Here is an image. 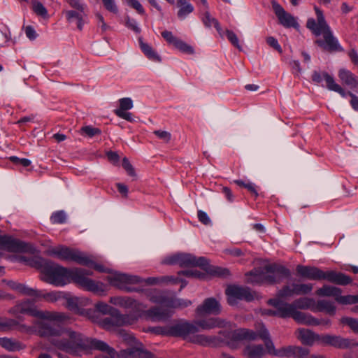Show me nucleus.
Here are the masks:
<instances>
[{
    "mask_svg": "<svg viewBox=\"0 0 358 358\" xmlns=\"http://www.w3.org/2000/svg\"><path fill=\"white\" fill-rule=\"evenodd\" d=\"M29 264L42 269L41 279L47 283L62 287L72 282L83 289L96 295L106 294L107 289L105 284L88 278L93 273L90 270L82 268H66L52 262H44L39 257L32 259Z\"/></svg>",
    "mask_w": 358,
    "mask_h": 358,
    "instance_id": "1",
    "label": "nucleus"
},
{
    "mask_svg": "<svg viewBox=\"0 0 358 358\" xmlns=\"http://www.w3.org/2000/svg\"><path fill=\"white\" fill-rule=\"evenodd\" d=\"M256 334L247 329H238L236 330H222L218 336H206L204 334H192L189 342L203 346H216L221 343L233 346L234 343L242 340L254 341L256 339Z\"/></svg>",
    "mask_w": 358,
    "mask_h": 358,
    "instance_id": "2",
    "label": "nucleus"
},
{
    "mask_svg": "<svg viewBox=\"0 0 358 358\" xmlns=\"http://www.w3.org/2000/svg\"><path fill=\"white\" fill-rule=\"evenodd\" d=\"M317 20L309 18L307 20L306 27L314 35L319 36L323 35L324 39H317L315 43L324 50L329 52H341L343 48L340 45L338 39L334 36L330 27L327 23L323 12L317 6L314 8Z\"/></svg>",
    "mask_w": 358,
    "mask_h": 358,
    "instance_id": "3",
    "label": "nucleus"
},
{
    "mask_svg": "<svg viewBox=\"0 0 358 358\" xmlns=\"http://www.w3.org/2000/svg\"><path fill=\"white\" fill-rule=\"evenodd\" d=\"M55 333L48 335L49 342L52 347L73 355H78L82 347L86 346L83 341V334L71 329H64L62 331L55 327Z\"/></svg>",
    "mask_w": 358,
    "mask_h": 358,
    "instance_id": "4",
    "label": "nucleus"
},
{
    "mask_svg": "<svg viewBox=\"0 0 358 358\" xmlns=\"http://www.w3.org/2000/svg\"><path fill=\"white\" fill-rule=\"evenodd\" d=\"M163 264L169 265H179L181 267L199 266L213 275L226 277L229 272L226 268L217 266L208 268V261L203 257H196L192 254L177 253L166 257Z\"/></svg>",
    "mask_w": 358,
    "mask_h": 358,
    "instance_id": "5",
    "label": "nucleus"
},
{
    "mask_svg": "<svg viewBox=\"0 0 358 358\" xmlns=\"http://www.w3.org/2000/svg\"><path fill=\"white\" fill-rule=\"evenodd\" d=\"M9 313L13 315L17 313L28 314L38 320H47V322H55L62 324L65 323L70 319L69 315L62 312L38 309L35 305V301L31 299H24L18 302L15 307L9 310Z\"/></svg>",
    "mask_w": 358,
    "mask_h": 358,
    "instance_id": "6",
    "label": "nucleus"
},
{
    "mask_svg": "<svg viewBox=\"0 0 358 358\" xmlns=\"http://www.w3.org/2000/svg\"><path fill=\"white\" fill-rule=\"evenodd\" d=\"M53 323L55 322H47V320H35L32 325L19 323L13 319L0 317V331H8L16 329L18 331L27 334H36L41 337L52 335L55 333Z\"/></svg>",
    "mask_w": 358,
    "mask_h": 358,
    "instance_id": "7",
    "label": "nucleus"
},
{
    "mask_svg": "<svg viewBox=\"0 0 358 358\" xmlns=\"http://www.w3.org/2000/svg\"><path fill=\"white\" fill-rule=\"evenodd\" d=\"M290 271L283 266L271 264L264 268H255L247 274V282L252 284L277 283L288 278Z\"/></svg>",
    "mask_w": 358,
    "mask_h": 358,
    "instance_id": "8",
    "label": "nucleus"
},
{
    "mask_svg": "<svg viewBox=\"0 0 358 358\" xmlns=\"http://www.w3.org/2000/svg\"><path fill=\"white\" fill-rule=\"evenodd\" d=\"M296 272L301 277L311 280H327L340 285H346L352 282V279L344 273L334 271H323L315 266L298 265Z\"/></svg>",
    "mask_w": 358,
    "mask_h": 358,
    "instance_id": "9",
    "label": "nucleus"
},
{
    "mask_svg": "<svg viewBox=\"0 0 358 358\" xmlns=\"http://www.w3.org/2000/svg\"><path fill=\"white\" fill-rule=\"evenodd\" d=\"M268 304L275 308L276 316L282 318L292 317L296 322L307 325H318L319 322L312 315L295 310L293 303H287L279 298L268 300Z\"/></svg>",
    "mask_w": 358,
    "mask_h": 358,
    "instance_id": "10",
    "label": "nucleus"
},
{
    "mask_svg": "<svg viewBox=\"0 0 358 358\" xmlns=\"http://www.w3.org/2000/svg\"><path fill=\"white\" fill-rule=\"evenodd\" d=\"M48 256L56 257L62 261L73 262L78 264H87L88 259L85 253L79 250L71 248L63 245L51 247L46 250Z\"/></svg>",
    "mask_w": 358,
    "mask_h": 358,
    "instance_id": "11",
    "label": "nucleus"
},
{
    "mask_svg": "<svg viewBox=\"0 0 358 358\" xmlns=\"http://www.w3.org/2000/svg\"><path fill=\"white\" fill-rule=\"evenodd\" d=\"M255 334L256 338L259 336L264 341L268 355L277 357H294L295 346L288 345L276 349L268 329L264 326L259 331L258 334Z\"/></svg>",
    "mask_w": 358,
    "mask_h": 358,
    "instance_id": "12",
    "label": "nucleus"
},
{
    "mask_svg": "<svg viewBox=\"0 0 358 358\" xmlns=\"http://www.w3.org/2000/svg\"><path fill=\"white\" fill-rule=\"evenodd\" d=\"M150 299L153 303L172 308L182 309L192 304L190 300L178 298L174 293L170 292H155L150 296Z\"/></svg>",
    "mask_w": 358,
    "mask_h": 358,
    "instance_id": "13",
    "label": "nucleus"
},
{
    "mask_svg": "<svg viewBox=\"0 0 358 358\" xmlns=\"http://www.w3.org/2000/svg\"><path fill=\"white\" fill-rule=\"evenodd\" d=\"M106 279L110 285L128 292L134 291L131 285L141 282V278L137 275H129L119 272L111 273Z\"/></svg>",
    "mask_w": 358,
    "mask_h": 358,
    "instance_id": "14",
    "label": "nucleus"
},
{
    "mask_svg": "<svg viewBox=\"0 0 358 358\" xmlns=\"http://www.w3.org/2000/svg\"><path fill=\"white\" fill-rule=\"evenodd\" d=\"M109 315L99 321V325L107 331H114L119 327L134 324L136 320L131 315L121 314L118 310L117 313H113Z\"/></svg>",
    "mask_w": 358,
    "mask_h": 358,
    "instance_id": "15",
    "label": "nucleus"
},
{
    "mask_svg": "<svg viewBox=\"0 0 358 358\" xmlns=\"http://www.w3.org/2000/svg\"><path fill=\"white\" fill-rule=\"evenodd\" d=\"M169 336L180 337L189 341L192 334L198 332V328L194 323L181 320L169 325Z\"/></svg>",
    "mask_w": 358,
    "mask_h": 358,
    "instance_id": "16",
    "label": "nucleus"
},
{
    "mask_svg": "<svg viewBox=\"0 0 358 358\" xmlns=\"http://www.w3.org/2000/svg\"><path fill=\"white\" fill-rule=\"evenodd\" d=\"M227 301L230 306H236L238 300L252 301L255 299V294L248 287L232 285L226 289Z\"/></svg>",
    "mask_w": 358,
    "mask_h": 358,
    "instance_id": "17",
    "label": "nucleus"
},
{
    "mask_svg": "<svg viewBox=\"0 0 358 358\" xmlns=\"http://www.w3.org/2000/svg\"><path fill=\"white\" fill-rule=\"evenodd\" d=\"M320 343L324 345H329L339 349H348L358 346V341L355 339L330 334L321 335Z\"/></svg>",
    "mask_w": 358,
    "mask_h": 358,
    "instance_id": "18",
    "label": "nucleus"
},
{
    "mask_svg": "<svg viewBox=\"0 0 358 358\" xmlns=\"http://www.w3.org/2000/svg\"><path fill=\"white\" fill-rule=\"evenodd\" d=\"M83 341L85 343L86 346L82 347V350H87V349H94L98 350L101 352H106L108 356L100 355L96 356V358H99L100 357H103L106 358H115L116 357V351L111 347H110L106 343L96 339V338H89L83 335Z\"/></svg>",
    "mask_w": 358,
    "mask_h": 358,
    "instance_id": "19",
    "label": "nucleus"
},
{
    "mask_svg": "<svg viewBox=\"0 0 358 358\" xmlns=\"http://www.w3.org/2000/svg\"><path fill=\"white\" fill-rule=\"evenodd\" d=\"M0 250L10 252H22L28 250L27 244L11 236L0 234Z\"/></svg>",
    "mask_w": 358,
    "mask_h": 358,
    "instance_id": "20",
    "label": "nucleus"
},
{
    "mask_svg": "<svg viewBox=\"0 0 358 358\" xmlns=\"http://www.w3.org/2000/svg\"><path fill=\"white\" fill-rule=\"evenodd\" d=\"M272 6L280 23L283 27L287 28L294 27L295 29L299 27L296 19L293 15L286 12L276 1H272Z\"/></svg>",
    "mask_w": 358,
    "mask_h": 358,
    "instance_id": "21",
    "label": "nucleus"
},
{
    "mask_svg": "<svg viewBox=\"0 0 358 358\" xmlns=\"http://www.w3.org/2000/svg\"><path fill=\"white\" fill-rule=\"evenodd\" d=\"M221 305L216 299L210 297L206 299L202 304L199 306L196 309L198 315L202 316L205 315H219L221 313Z\"/></svg>",
    "mask_w": 358,
    "mask_h": 358,
    "instance_id": "22",
    "label": "nucleus"
},
{
    "mask_svg": "<svg viewBox=\"0 0 358 358\" xmlns=\"http://www.w3.org/2000/svg\"><path fill=\"white\" fill-rule=\"evenodd\" d=\"M117 357L122 358H155L154 355L145 349L141 344L138 347L120 351Z\"/></svg>",
    "mask_w": 358,
    "mask_h": 358,
    "instance_id": "23",
    "label": "nucleus"
},
{
    "mask_svg": "<svg viewBox=\"0 0 358 358\" xmlns=\"http://www.w3.org/2000/svg\"><path fill=\"white\" fill-rule=\"evenodd\" d=\"M338 76L342 83L358 93V77L346 69H341Z\"/></svg>",
    "mask_w": 358,
    "mask_h": 358,
    "instance_id": "24",
    "label": "nucleus"
},
{
    "mask_svg": "<svg viewBox=\"0 0 358 358\" xmlns=\"http://www.w3.org/2000/svg\"><path fill=\"white\" fill-rule=\"evenodd\" d=\"M243 355L250 358H259L267 354L266 348L261 344H250L245 347Z\"/></svg>",
    "mask_w": 358,
    "mask_h": 358,
    "instance_id": "25",
    "label": "nucleus"
},
{
    "mask_svg": "<svg viewBox=\"0 0 358 358\" xmlns=\"http://www.w3.org/2000/svg\"><path fill=\"white\" fill-rule=\"evenodd\" d=\"M298 338L306 345H313L315 342H320L321 335L315 334L310 330L300 329L298 330Z\"/></svg>",
    "mask_w": 358,
    "mask_h": 358,
    "instance_id": "26",
    "label": "nucleus"
},
{
    "mask_svg": "<svg viewBox=\"0 0 358 358\" xmlns=\"http://www.w3.org/2000/svg\"><path fill=\"white\" fill-rule=\"evenodd\" d=\"M196 325L198 331L199 329L203 330H210L215 327H221L224 326V322L219 318H208L196 320L194 322Z\"/></svg>",
    "mask_w": 358,
    "mask_h": 358,
    "instance_id": "27",
    "label": "nucleus"
},
{
    "mask_svg": "<svg viewBox=\"0 0 358 358\" xmlns=\"http://www.w3.org/2000/svg\"><path fill=\"white\" fill-rule=\"evenodd\" d=\"M170 316V314L166 310L159 307L152 308L145 312V318L153 322L164 321Z\"/></svg>",
    "mask_w": 358,
    "mask_h": 358,
    "instance_id": "28",
    "label": "nucleus"
},
{
    "mask_svg": "<svg viewBox=\"0 0 358 358\" xmlns=\"http://www.w3.org/2000/svg\"><path fill=\"white\" fill-rule=\"evenodd\" d=\"M323 76L326 82V87L329 90L338 93L342 97H345L348 95V92H346L340 85L336 83L332 76L329 75L327 72H324Z\"/></svg>",
    "mask_w": 358,
    "mask_h": 358,
    "instance_id": "29",
    "label": "nucleus"
},
{
    "mask_svg": "<svg viewBox=\"0 0 358 358\" xmlns=\"http://www.w3.org/2000/svg\"><path fill=\"white\" fill-rule=\"evenodd\" d=\"M177 6L178 8L177 16L180 20L186 19L194 10L193 5L188 0H178Z\"/></svg>",
    "mask_w": 358,
    "mask_h": 358,
    "instance_id": "30",
    "label": "nucleus"
},
{
    "mask_svg": "<svg viewBox=\"0 0 358 358\" xmlns=\"http://www.w3.org/2000/svg\"><path fill=\"white\" fill-rule=\"evenodd\" d=\"M0 346L8 351H19L25 348L20 342L7 337H0Z\"/></svg>",
    "mask_w": 358,
    "mask_h": 358,
    "instance_id": "31",
    "label": "nucleus"
},
{
    "mask_svg": "<svg viewBox=\"0 0 358 358\" xmlns=\"http://www.w3.org/2000/svg\"><path fill=\"white\" fill-rule=\"evenodd\" d=\"M315 293L319 296L334 297L336 301L337 296L339 294L342 293V291L338 287L324 285L322 287L317 289Z\"/></svg>",
    "mask_w": 358,
    "mask_h": 358,
    "instance_id": "32",
    "label": "nucleus"
},
{
    "mask_svg": "<svg viewBox=\"0 0 358 358\" xmlns=\"http://www.w3.org/2000/svg\"><path fill=\"white\" fill-rule=\"evenodd\" d=\"M66 16L69 22H73L74 20H76L78 28L80 30H82L83 24L86 22V15L85 11L68 10L66 12Z\"/></svg>",
    "mask_w": 358,
    "mask_h": 358,
    "instance_id": "33",
    "label": "nucleus"
},
{
    "mask_svg": "<svg viewBox=\"0 0 358 358\" xmlns=\"http://www.w3.org/2000/svg\"><path fill=\"white\" fill-rule=\"evenodd\" d=\"M133 302L131 306L129 309H131L133 310V313L129 314H124V315H131L133 317H136L135 323L138 320L139 318H141L143 317H145V312L147 310L145 308L147 306L139 302L134 299H133Z\"/></svg>",
    "mask_w": 358,
    "mask_h": 358,
    "instance_id": "34",
    "label": "nucleus"
},
{
    "mask_svg": "<svg viewBox=\"0 0 358 358\" xmlns=\"http://www.w3.org/2000/svg\"><path fill=\"white\" fill-rule=\"evenodd\" d=\"M324 311L329 315H334L336 313V306L334 303L327 300H319L315 302L314 310Z\"/></svg>",
    "mask_w": 358,
    "mask_h": 358,
    "instance_id": "35",
    "label": "nucleus"
},
{
    "mask_svg": "<svg viewBox=\"0 0 358 358\" xmlns=\"http://www.w3.org/2000/svg\"><path fill=\"white\" fill-rule=\"evenodd\" d=\"M293 304L295 310L297 309H311L314 310L315 301L313 299L308 297H301L294 301Z\"/></svg>",
    "mask_w": 358,
    "mask_h": 358,
    "instance_id": "36",
    "label": "nucleus"
},
{
    "mask_svg": "<svg viewBox=\"0 0 358 358\" xmlns=\"http://www.w3.org/2000/svg\"><path fill=\"white\" fill-rule=\"evenodd\" d=\"M201 20L206 27H210L212 25H214L217 32L222 36V30L218 21L210 15L208 10H203V15L201 17Z\"/></svg>",
    "mask_w": 358,
    "mask_h": 358,
    "instance_id": "37",
    "label": "nucleus"
},
{
    "mask_svg": "<svg viewBox=\"0 0 358 358\" xmlns=\"http://www.w3.org/2000/svg\"><path fill=\"white\" fill-rule=\"evenodd\" d=\"M112 304L129 309L132 305L133 298L129 296H112L109 300Z\"/></svg>",
    "mask_w": 358,
    "mask_h": 358,
    "instance_id": "38",
    "label": "nucleus"
},
{
    "mask_svg": "<svg viewBox=\"0 0 358 358\" xmlns=\"http://www.w3.org/2000/svg\"><path fill=\"white\" fill-rule=\"evenodd\" d=\"M17 292L23 295L34 297L36 299H39L41 295V290L29 287V286L22 283H20Z\"/></svg>",
    "mask_w": 358,
    "mask_h": 358,
    "instance_id": "39",
    "label": "nucleus"
},
{
    "mask_svg": "<svg viewBox=\"0 0 358 358\" xmlns=\"http://www.w3.org/2000/svg\"><path fill=\"white\" fill-rule=\"evenodd\" d=\"M140 45L142 51L148 59L155 62H160V57L153 50L151 46L147 43H143L142 41H141Z\"/></svg>",
    "mask_w": 358,
    "mask_h": 358,
    "instance_id": "40",
    "label": "nucleus"
},
{
    "mask_svg": "<svg viewBox=\"0 0 358 358\" xmlns=\"http://www.w3.org/2000/svg\"><path fill=\"white\" fill-rule=\"evenodd\" d=\"M64 296V293L60 291H52L47 293H43L39 298H43L45 301L50 303H54L59 301Z\"/></svg>",
    "mask_w": 358,
    "mask_h": 358,
    "instance_id": "41",
    "label": "nucleus"
},
{
    "mask_svg": "<svg viewBox=\"0 0 358 358\" xmlns=\"http://www.w3.org/2000/svg\"><path fill=\"white\" fill-rule=\"evenodd\" d=\"M143 331L151 333L155 335L169 336V325L164 327H149L147 328H144Z\"/></svg>",
    "mask_w": 358,
    "mask_h": 358,
    "instance_id": "42",
    "label": "nucleus"
},
{
    "mask_svg": "<svg viewBox=\"0 0 358 358\" xmlns=\"http://www.w3.org/2000/svg\"><path fill=\"white\" fill-rule=\"evenodd\" d=\"M85 257H87V259H88L89 262L87 263V264H82L83 266L93 268L96 271L101 273H110V270L106 268L103 265L96 263L92 256L88 255L85 253Z\"/></svg>",
    "mask_w": 358,
    "mask_h": 358,
    "instance_id": "43",
    "label": "nucleus"
},
{
    "mask_svg": "<svg viewBox=\"0 0 358 358\" xmlns=\"http://www.w3.org/2000/svg\"><path fill=\"white\" fill-rule=\"evenodd\" d=\"M32 10L38 16L43 18H47L48 17L47 9L42 3L38 1H32Z\"/></svg>",
    "mask_w": 358,
    "mask_h": 358,
    "instance_id": "44",
    "label": "nucleus"
},
{
    "mask_svg": "<svg viewBox=\"0 0 358 358\" xmlns=\"http://www.w3.org/2000/svg\"><path fill=\"white\" fill-rule=\"evenodd\" d=\"M295 294L294 284L291 285H285L281 289H280L278 292V298L282 299H287L289 297H291Z\"/></svg>",
    "mask_w": 358,
    "mask_h": 358,
    "instance_id": "45",
    "label": "nucleus"
},
{
    "mask_svg": "<svg viewBox=\"0 0 358 358\" xmlns=\"http://www.w3.org/2000/svg\"><path fill=\"white\" fill-rule=\"evenodd\" d=\"M336 301L343 305L355 304L358 303V294L342 296L341 294H339Z\"/></svg>",
    "mask_w": 358,
    "mask_h": 358,
    "instance_id": "46",
    "label": "nucleus"
},
{
    "mask_svg": "<svg viewBox=\"0 0 358 358\" xmlns=\"http://www.w3.org/2000/svg\"><path fill=\"white\" fill-rule=\"evenodd\" d=\"M95 308L100 313L103 314H111L113 313H117V309L114 308L109 306L108 304L103 302V301H99L95 304Z\"/></svg>",
    "mask_w": 358,
    "mask_h": 358,
    "instance_id": "47",
    "label": "nucleus"
},
{
    "mask_svg": "<svg viewBox=\"0 0 358 358\" xmlns=\"http://www.w3.org/2000/svg\"><path fill=\"white\" fill-rule=\"evenodd\" d=\"M294 287L296 295L306 294L310 293L313 289L312 284H296L294 283Z\"/></svg>",
    "mask_w": 358,
    "mask_h": 358,
    "instance_id": "48",
    "label": "nucleus"
},
{
    "mask_svg": "<svg viewBox=\"0 0 358 358\" xmlns=\"http://www.w3.org/2000/svg\"><path fill=\"white\" fill-rule=\"evenodd\" d=\"M82 304V299L78 297H71L66 301L67 308L74 312H79V306Z\"/></svg>",
    "mask_w": 358,
    "mask_h": 358,
    "instance_id": "49",
    "label": "nucleus"
},
{
    "mask_svg": "<svg viewBox=\"0 0 358 358\" xmlns=\"http://www.w3.org/2000/svg\"><path fill=\"white\" fill-rule=\"evenodd\" d=\"M50 220L53 224H63L66 220V213L63 210L55 212L52 214Z\"/></svg>",
    "mask_w": 358,
    "mask_h": 358,
    "instance_id": "50",
    "label": "nucleus"
},
{
    "mask_svg": "<svg viewBox=\"0 0 358 358\" xmlns=\"http://www.w3.org/2000/svg\"><path fill=\"white\" fill-rule=\"evenodd\" d=\"M174 47L182 52L189 55H192L194 52V48L191 45H188L180 39L178 41Z\"/></svg>",
    "mask_w": 358,
    "mask_h": 358,
    "instance_id": "51",
    "label": "nucleus"
},
{
    "mask_svg": "<svg viewBox=\"0 0 358 358\" xmlns=\"http://www.w3.org/2000/svg\"><path fill=\"white\" fill-rule=\"evenodd\" d=\"M226 35H227V39L230 41V43L234 46H235L236 48H238L241 51L243 50L242 46L239 43V40H238L236 34L233 31L227 29Z\"/></svg>",
    "mask_w": 358,
    "mask_h": 358,
    "instance_id": "52",
    "label": "nucleus"
},
{
    "mask_svg": "<svg viewBox=\"0 0 358 358\" xmlns=\"http://www.w3.org/2000/svg\"><path fill=\"white\" fill-rule=\"evenodd\" d=\"M120 103V108L118 109H116L115 110H122V111H127L128 110H130L133 108V101L131 98L125 97L122 98L119 100Z\"/></svg>",
    "mask_w": 358,
    "mask_h": 358,
    "instance_id": "53",
    "label": "nucleus"
},
{
    "mask_svg": "<svg viewBox=\"0 0 358 358\" xmlns=\"http://www.w3.org/2000/svg\"><path fill=\"white\" fill-rule=\"evenodd\" d=\"M81 132L85 134L88 137H93L96 135H99L101 133V131L96 127H93L92 126H85L81 128Z\"/></svg>",
    "mask_w": 358,
    "mask_h": 358,
    "instance_id": "54",
    "label": "nucleus"
},
{
    "mask_svg": "<svg viewBox=\"0 0 358 358\" xmlns=\"http://www.w3.org/2000/svg\"><path fill=\"white\" fill-rule=\"evenodd\" d=\"M342 322L347 324L355 333L358 334V320L352 317H344Z\"/></svg>",
    "mask_w": 358,
    "mask_h": 358,
    "instance_id": "55",
    "label": "nucleus"
},
{
    "mask_svg": "<svg viewBox=\"0 0 358 358\" xmlns=\"http://www.w3.org/2000/svg\"><path fill=\"white\" fill-rule=\"evenodd\" d=\"M117 334L120 338L129 344L134 343L136 341L134 336L124 329L119 330Z\"/></svg>",
    "mask_w": 358,
    "mask_h": 358,
    "instance_id": "56",
    "label": "nucleus"
},
{
    "mask_svg": "<svg viewBox=\"0 0 358 358\" xmlns=\"http://www.w3.org/2000/svg\"><path fill=\"white\" fill-rule=\"evenodd\" d=\"M179 274H183L187 277H194L198 279H204L206 275L196 270H188L183 271L178 273Z\"/></svg>",
    "mask_w": 358,
    "mask_h": 358,
    "instance_id": "57",
    "label": "nucleus"
},
{
    "mask_svg": "<svg viewBox=\"0 0 358 358\" xmlns=\"http://www.w3.org/2000/svg\"><path fill=\"white\" fill-rule=\"evenodd\" d=\"M162 36L166 40V41L173 46L178 42L179 38L176 37L171 31H164L162 32Z\"/></svg>",
    "mask_w": 358,
    "mask_h": 358,
    "instance_id": "58",
    "label": "nucleus"
},
{
    "mask_svg": "<svg viewBox=\"0 0 358 358\" xmlns=\"http://www.w3.org/2000/svg\"><path fill=\"white\" fill-rule=\"evenodd\" d=\"M127 4L135 9L139 14H143L145 10L141 3L137 0H125Z\"/></svg>",
    "mask_w": 358,
    "mask_h": 358,
    "instance_id": "59",
    "label": "nucleus"
},
{
    "mask_svg": "<svg viewBox=\"0 0 358 358\" xmlns=\"http://www.w3.org/2000/svg\"><path fill=\"white\" fill-rule=\"evenodd\" d=\"M235 182L239 185V186H243L244 187H245L246 189H248L252 194H253L255 196H258V193L256 190V187H255V184L252 183V182H248V183H245L242 180H236Z\"/></svg>",
    "mask_w": 358,
    "mask_h": 358,
    "instance_id": "60",
    "label": "nucleus"
},
{
    "mask_svg": "<svg viewBox=\"0 0 358 358\" xmlns=\"http://www.w3.org/2000/svg\"><path fill=\"white\" fill-rule=\"evenodd\" d=\"M154 134L156 135L159 139L164 141L166 143H169L171 138V133L166 131L155 130Z\"/></svg>",
    "mask_w": 358,
    "mask_h": 358,
    "instance_id": "61",
    "label": "nucleus"
},
{
    "mask_svg": "<svg viewBox=\"0 0 358 358\" xmlns=\"http://www.w3.org/2000/svg\"><path fill=\"white\" fill-rule=\"evenodd\" d=\"M126 26L129 29L134 31L135 33L138 34V33H140V31H141V29L138 27L137 22L135 20L131 19L129 17H127L126 19Z\"/></svg>",
    "mask_w": 358,
    "mask_h": 358,
    "instance_id": "62",
    "label": "nucleus"
},
{
    "mask_svg": "<svg viewBox=\"0 0 358 358\" xmlns=\"http://www.w3.org/2000/svg\"><path fill=\"white\" fill-rule=\"evenodd\" d=\"M66 2L69 6L77 10L85 11V5L82 3L80 0H66Z\"/></svg>",
    "mask_w": 358,
    "mask_h": 358,
    "instance_id": "63",
    "label": "nucleus"
},
{
    "mask_svg": "<svg viewBox=\"0 0 358 358\" xmlns=\"http://www.w3.org/2000/svg\"><path fill=\"white\" fill-rule=\"evenodd\" d=\"M103 3L105 8L110 12L113 13H117V7L115 3L114 0H102Z\"/></svg>",
    "mask_w": 358,
    "mask_h": 358,
    "instance_id": "64",
    "label": "nucleus"
}]
</instances>
